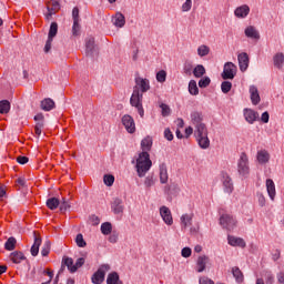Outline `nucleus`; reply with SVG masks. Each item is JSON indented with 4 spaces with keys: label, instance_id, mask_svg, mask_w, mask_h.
<instances>
[{
    "label": "nucleus",
    "instance_id": "25",
    "mask_svg": "<svg viewBox=\"0 0 284 284\" xmlns=\"http://www.w3.org/2000/svg\"><path fill=\"white\" fill-rule=\"evenodd\" d=\"M266 190L271 201H274V196H276V185H274V181L272 179L266 180Z\"/></svg>",
    "mask_w": 284,
    "mask_h": 284
},
{
    "label": "nucleus",
    "instance_id": "11",
    "mask_svg": "<svg viewBox=\"0 0 284 284\" xmlns=\"http://www.w3.org/2000/svg\"><path fill=\"white\" fill-rule=\"evenodd\" d=\"M160 215L166 225H173L174 219L172 217V211L168 206L160 207Z\"/></svg>",
    "mask_w": 284,
    "mask_h": 284
},
{
    "label": "nucleus",
    "instance_id": "39",
    "mask_svg": "<svg viewBox=\"0 0 284 284\" xmlns=\"http://www.w3.org/2000/svg\"><path fill=\"white\" fill-rule=\"evenodd\" d=\"M59 205H61V201L57 197H50L47 200V207H49V210H57Z\"/></svg>",
    "mask_w": 284,
    "mask_h": 284
},
{
    "label": "nucleus",
    "instance_id": "9",
    "mask_svg": "<svg viewBox=\"0 0 284 284\" xmlns=\"http://www.w3.org/2000/svg\"><path fill=\"white\" fill-rule=\"evenodd\" d=\"M33 120L36 121L34 132L37 136H41L43 128H45V116L43 113H38L34 115Z\"/></svg>",
    "mask_w": 284,
    "mask_h": 284
},
{
    "label": "nucleus",
    "instance_id": "37",
    "mask_svg": "<svg viewBox=\"0 0 284 284\" xmlns=\"http://www.w3.org/2000/svg\"><path fill=\"white\" fill-rule=\"evenodd\" d=\"M196 141L202 150L210 148V138H207V134L196 138Z\"/></svg>",
    "mask_w": 284,
    "mask_h": 284
},
{
    "label": "nucleus",
    "instance_id": "45",
    "mask_svg": "<svg viewBox=\"0 0 284 284\" xmlns=\"http://www.w3.org/2000/svg\"><path fill=\"white\" fill-rule=\"evenodd\" d=\"M199 57H207L210 54V47L202 44L197 48Z\"/></svg>",
    "mask_w": 284,
    "mask_h": 284
},
{
    "label": "nucleus",
    "instance_id": "20",
    "mask_svg": "<svg viewBox=\"0 0 284 284\" xmlns=\"http://www.w3.org/2000/svg\"><path fill=\"white\" fill-rule=\"evenodd\" d=\"M159 170H160V183H162V185H165V183H168V180L170 179V176L168 175V164L161 163L159 166Z\"/></svg>",
    "mask_w": 284,
    "mask_h": 284
},
{
    "label": "nucleus",
    "instance_id": "52",
    "mask_svg": "<svg viewBox=\"0 0 284 284\" xmlns=\"http://www.w3.org/2000/svg\"><path fill=\"white\" fill-rule=\"evenodd\" d=\"M57 10H61V4L59 3V1H53L52 8L48 7V12L50 16H52L54 14V12H57Z\"/></svg>",
    "mask_w": 284,
    "mask_h": 284
},
{
    "label": "nucleus",
    "instance_id": "41",
    "mask_svg": "<svg viewBox=\"0 0 284 284\" xmlns=\"http://www.w3.org/2000/svg\"><path fill=\"white\" fill-rule=\"evenodd\" d=\"M14 247H17V239L11 236L4 243V250H7L8 252H12V250H14Z\"/></svg>",
    "mask_w": 284,
    "mask_h": 284
},
{
    "label": "nucleus",
    "instance_id": "38",
    "mask_svg": "<svg viewBox=\"0 0 284 284\" xmlns=\"http://www.w3.org/2000/svg\"><path fill=\"white\" fill-rule=\"evenodd\" d=\"M10 101L1 100L0 101V114H9L10 113Z\"/></svg>",
    "mask_w": 284,
    "mask_h": 284
},
{
    "label": "nucleus",
    "instance_id": "48",
    "mask_svg": "<svg viewBox=\"0 0 284 284\" xmlns=\"http://www.w3.org/2000/svg\"><path fill=\"white\" fill-rule=\"evenodd\" d=\"M221 90L223 94H227L232 90V82L230 81L222 82Z\"/></svg>",
    "mask_w": 284,
    "mask_h": 284
},
{
    "label": "nucleus",
    "instance_id": "56",
    "mask_svg": "<svg viewBox=\"0 0 284 284\" xmlns=\"http://www.w3.org/2000/svg\"><path fill=\"white\" fill-rule=\"evenodd\" d=\"M192 10V0H186L182 4V12H190Z\"/></svg>",
    "mask_w": 284,
    "mask_h": 284
},
{
    "label": "nucleus",
    "instance_id": "19",
    "mask_svg": "<svg viewBox=\"0 0 284 284\" xmlns=\"http://www.w3.org/2000/svg\"><path fill=\"white\" fill-rule=\"evenodd\" d=\"M234 14L235 17H237V19H245V17L250 14V6L243 4L241 7H237L234 11Z\"/></svg>",
    "mask_w": 284,
    "mask_h": 284
},
{
    "label": "nucleus",
    "instance_id": "28",
    "mask_svg": "<svg viewBox=\"0 0 284 284\" xmlns=\"http://www.w3.org/2000/svg\"><path fill=\"white\" fill-rule=\"evenodd\" d=\"M192 219H194V214H183L181 216L182 230H186V227H190V225H192Z\"/></svg>",
    "mask_w": 284,
    "mask_h": 284
},
{
    "label": "nucleus",
    "instance_id": "5",
    "mask_svg": "<svg viewBox=\"0 0 284 284\" xmlns=\"http://www.w3.org/2000/svg\"><path fill=\"white\" fill-rule=\"evenodd\" d=\"M236 64L232 63V62H226L224 64V70L222 72V79H224V81L234 79V77H236Z\"/></svg>",
    "mask_w": 284,
    "mask_h": 284
},
{
    "label": "nucleus",
    "instance_id": "6",
    "mask_svg": "<svg viewBox=\"0 0 284 284\" xmlns=\"http://www.w3.org/2000/svg\"><path fill=\"white\" fill-rule=\"evenodd\" d=\"M220 224L222 225V227H224V230L232 232V230L236 227V220L230 214H223L220 217Z\"/></svg>",
    "mask_w": 284,
    "mask_h": 284
},
{
    "label": "nucleus",
    "instance_id": "15",
    "mask_svg": "<svg viewBox=\"0 0 284 284\" xmlns=\"http://www.w3.org/2000/svg\"><path fill=\"white\" fill-rule=\"evenodd\" d=\"M229 245H232V247H245L246 243L245 240L241 237H236L234 235H229L227 236Z\"/></svg>",
    "mask_w": 284,
    "mask_h": 284
},
{
    "label": "nucleus",
    "instance_id": "33",
    "mask_svg": "<svg viewBox=\"0 0 284 284\" xmlns=\"http://www.w3.org/2000/svg\"><path fill=\"white\" fill-rule=\"evenodd\" d=\"M113 26L116 28H123V26H125V16H123L121 12H118L113 18Z\"/></svg>",
    "mask_w": 284,
    "mask_h": 284
},
{
    "label": "nucleus",
    "instance_id": "55",
    "mask_svg": "<svg viewBox=\"0 0 284 284\" xmlns=\"http://www.w3.org/2000/svg\"><path fill=\"white\" fill-rule=\"evenodd\" d=\"M70 210V201L65 200V197L62 199V202L60 203V211L68 212Z\"/></svg>",
    "mask_w": 284,
    "mask_h": 284
},
{
    "label": "nucleus",
    "instance_id": "29",
    "mask_svg": "<svg viewBox=\"0 0 284 284\" xmlns=\"http://www.w3.org/2000/svg\"><path fill=\"white\" fill-rule=\"evenodd\" d=\"M233 277L235 278L236 283L241 284L243 281H245V276L243 275V272L239 266H234L232 268Z\"/></svg>",
    "mask_w": 284,
    "mask_h": 284
},
{
    "label": "nucleus",
    "instance_id": "44",
    "mask_svg": "<svg viewBox=\"0 0 284 284\" xmlns=\"http://www.w3.org/2000/svg\"><path fill=\"white\" fill-rule=\"evenodd\" d=\"M189 92L193 97H196V94H199V87L196 85V82L194 80H191L189 82Z\"/></svg>",
    "mask_w": 284,
    "mask_h": 284
},
{
    "label": "nucleus",
    "instance_id": "12",
    "mask_svg": "<svg viewBox=\"0 0 284 284\" xmlns=\"http://www.w3.org/2000/svg\"><path fill=\"white\" fill-rule=\"evenodd\" d=\"M134 88L140 90L143 94L150 90V80H148L145 78L138 77V78H135V87Z\"/></svg>",
    "mask_w": 284,
    "mask_h": 284
},
{
    "label": "nucleus",
    "instance_id": "4",
    "mask_svg": "<svg viewBox=\"0 0 284 284\" xmlns=\"http://www.w3.org/2000/svg\"><path fill=\"white\" fill-rule=\"evenodd\" d=\"M110 272V265L109 264H102L98 268V271L92 275L91 281L93 284H101L103 281H105V273Z\"/></svg>",
    "mask_w": 284,
    "mask_h": 284
},
{
    "label": "nucleus",
    "instance_id": "62",
    "mask_svg": "<svg viewBox=\"0 0 284 284\" xmlns=\"http://www.w3.org/2000/svg\"><path fill=\"white\" fill-rule=\"evenodd\" d=\"M72 19H73V22L81 21V18L79 17V7L73 8Z\"/></svg>",
    "mask_w": 284,
    "mask_h": 284
},
{
    "label": "nucleus",
    "instance_id": "57",
    "mask_svg": "<svg viewBox=\"0 0 284 284\" xmlns=\"http://www.w3.org/2000/svg\"><path fill=\"white\" fill-rule=\"evenodd\" d=\"M256 196L260 207H265V195H263L261 192H257Z\"/></svg>",
    "mask_w": 284,
    "mask_h": 284
},
{
    "label": "nucleus",
    "instance_id": "64",
    "mask_svg": "<svg viewBox=\"0 0 284 284\" xmlns=\"http://www.w3.org/2000/svg\"><path fill=\"white\" fill-rule=\"evenodd\" d=\"M200 284H214L210 277H200Z\"/></svg>",
    "mask_w": 284,
    "mask_h": 284
},
{
    "label": "nucleus",
    "instance_id": "59",
    "mask_svg": "<svg viewBox=\"0 0 284 284\" xmlns=\"http://www.w3.org/2000/svg\"><path fill=\"white\" fill-rule=\"evenodd\" d=\"M164 139H166V141H173L174 140V134L172 133L170 128L164 130Z\"/></svg>",
    "mask_w": 284,
    "mask_h": 284
},
{
    "label": "nucleus",
    "instance_id": "60",
    "mask_svg": "<svg viewBox=\"0 0 284 284\" xmlns=\"http://www.w3.org/2000/svg\"><path fill=\"white\" fill-rule=\"evenodd\" d=\"M181 254H182L183 258H190L192 256V248L184 247V248H182Z\"/></svg>",
    "mask_w": 284,
    "mask_h": 284
},
{
    "label": "nucleus",
    "instance_id": "43",
    "mask_svg": "<svg viewBox=\"0 0 284 284\" xmlns=\"http://www.w3.org/2000/svg\"><path fill=\"white\" fill-rule=\"evenodd\" d=\"M193 74H194L195 79H201V77H203V74H205V67H203V64H197L193 69Z\"/></svg>",
    "mask_w": 284,
    "mask_h": 284
},
{
    "label": "nucleus",
    "instance_id": "58",
    "mask_svg": "<svg viewBox=\"0 0 284 284\" xmlns=\"http://www.w3.org/2000/svg\"><path fill=\"white\" fill-rule=\"evenodd\" d=\"M54 41V38H48L45 45H44V52L48 54L50 50H52V42Z\"/></svg>",
    "mask_w": 284,
    "mask_h": 284
},
{
    "label": "nucleus",
    "instance_id": "35",
    "mask_svg": "<svg viewBox=\"0 0 284 284\" xmlns=\"http://www.w3.org/2000/svg\"><path fill=\"white\" fill-rule=\"evenodd\" d=\"M257 161L262 165L270 162V153L266 150H261L257 152Z\"/></svg>",
    "mask_w": 284,
    "mask_h": 284
},
{
    "label": "nucleus",
    "instance_id": "1",
    "mask_svg": "<svg viewBox=\"0 0 284 284\" xmlns=\"http://www.w3.org/2000/svg\"><path fill=\"white\" fill-rule=\"evenodd\" d=\"M152 168V160H150L149 152H141L135 160V171L140 179H143Z\"/></svg>",
    "mask_w": 284,
    "mask_h": 284
},
{
    "label": "nucleus",
    "instance_id": "63",
    "mask_svg": "<svg viewBox=\"0 0 284 284\" xmlns=\"http://www.w3.org/2000/svg\"><path fill=\"white\" fill-rule=\"evenodd\" d=\"M265 277L266 284H274V275L272 274V272H266Z\"/></svg>",
    "mask_w": 284,
    "mask_h": 284
},
{
    "label": "nucleus",
    "instance_id": "7",
    "mask_svg": "<svg viewBox=\"0 0 284 284\" xmlns=\"http://www.w3.org/2000/svg\"><path fill=\"white\" fill-rule=\"evenodd\" d=\"M122 125H124L129 134H134L136 132V124L134 123V118L129 114L122 116Z\"/></svg>",
    "mask_w": 284,
    "mask_h": 284
},
{
    "label": "nucleus",
    "instance_id": "36",
    "mask_svg": "<svg viewBox=\"0 0 284 284\" xmlns=\"http://www.w3.org/2000/svg\"><path fill=\"white\" fill-rule=\"evenodd\" d=\"M106 284H123L119 277V273L112 272L106 277Z\"/></svg>",
    "mask_w": 284,
    "mask_h": 284
},
{
    "label": "nucleus",
    "instance_id": "22",
    "mask_svg": "<svg viewBox=\"0 0 284 284\" xmlns=\"http://www.w3.org/2000/svg\"><path fill=\"white\" fill-rule=\"evenodd\" d=\"M251 101L253 105H258L261 103V95L258 94V88L255 85L250 87Z\"/></svg>",
    "mask_w": 284,
    "mask_h": 284
},
{
    "label": "nucleus",
    "instance_id": "32",
    "mask_svg": "<svg viewBox=\"0 0 284 284\" xmlns=\"http://www.w3.org/2000/svg\"><path fill=\"white\" fill-rule=\"evenodd\" d=\"M273 63L274 65L277 68V70H283V65H284V54L283 53H276L273 57Z\"/></svg>",
    "mask_w": 284,
    "mask_h": 284
},
{
    "label": "nucleus",
    "instance_id": "30",
    "mask_svg": "<svg viewBox=\"0 0 284 284\" xmlns=\"http://www.w3.org/2000/svg\"><path fill=\"white\" fill-rule=\"evenodd\" d=\"M12 263L19 264L21 261H26V255L21 251H14L10 254Z\"/></svg>",
    "mask_w": 284,
    "mask_h": 284
},
{
    "label": "nucleus",
    "instance_id": "10",
    "mask_svg": "<svg viewBox=\"0 0 284 284\" xmlns=\"http://www.w3.org/2000/svg\"><path fill=\"white\" fill-rule=\"evenodd\" d=\"M222 183L226 194H232V192H234V183L232 182V178H230V175L225 172H222Z\"/></svg>",
    "mask_w": 284,
    "mask_h": 284
},
{
    "label": "nucleus",
    "instance_id": "18",
    "mask_svg": "<svg viewBox=\"0 0 284 284\" xmlns=\"http://www.w3.org/2000/svg\"><path fill=\"white\" fill-rule=\"evenodd\" d=\"M244 118L247 123L252 125L258 119V112L252 110V109H245L244 110Z\"/></svg>",
    "mask_w": 284,
    "mask_h": 284
},
{
    "label": "nucleus",
    "instance_id": "46",
    "mask_svg": "<svg viewBox=\"0 0 284 284\" xmlns=\"http://www.w3.org/2000/svg\"><path fill=\"white\" fill-rule=\"evenodd\" d=\"M81 36V24L79 21L73 22L72 26V37H80Z\"/></svg>",
    "mask_w": 284,
    "mask_h": 284
},
{
    "label": "nucleus",
    "instance_id": "54",
    "mask_svg": "<svg viewBox=\"0 0 284 284\" xmlns=\"http://www.w3.org/2000/svg\"><path fill=\"white\" fill-rule=\"evenodd\" d=\"M212 83V80L209 77H204L199 81V88H207Z\"/></svg>",
    "mask_w": 284,
    "mask_h": 284
},
{
    "label": "nucleus",
    "instance_id": "16",
    "mask_svg": "<svg viewBox=\"0 0 284 284\" xmlns=\"http://www.w3.org/2000/svg\"><path fill=\"white\" fill-rule=\"evenodd\" d=\"M207 263H210V257H207V255L200 256L196 262V272H205Z\"/></svg>",
    "mask_w": 284,
    "mask_h": 284
},
{
    "label": "nucleus",
    "instance_id": "21",
    "mask_svg": "<svg viewBox=\"0 0 284 284\" xmlns=\"http://www.w3.org/2000/svg\"><path fill=\"white\" fill-rule=\"evenodd\" d=\"M40 108L44 112H50L51 110H54V108H55L54 100H52L50 98L43 99L40 103Z\"/></svg>",
    "mask_w": 284,
    "mask_h": 284
},
{
    "label": "nucleus",
    "instance_id": "13",
    "mask_svg": "<svg viewBox=\"0 0 284 284\" xmlns=\"http://www.w3.org/2000/svg\"><path fill=\"white\" fill-rule=\"evenodd\" d=\"M239 67L241 72H245L247 68H250V55L247 53L242 52L237 55Z\"/></svg>",
    "mask_w": 284,
    "mask_h": 284
},
{
    "label": "nucleus",
    "instance_id": "2",
    "mask_svg": "<svg viewBox=\"0 0 284 284\" xmlns=\"http://www.w3.org/2000/svg\"><path fill=\"white\" fill-rule=\"evenodd\" d=\"M130 104L132 108H135L138 110V114L143 119L145 115V111L143 110V93L139 91V89L135 87L133 89V93L130 99Z\"/></svg>",
    "mask_w": 284,
    "mask_h": 284
},
{
    "label": "nucleus",
    "instance_id": "23",
    "mask_svg": "<svg viewBox=\"0 0 284 284\" xmlns=\"http://www.w3.org/2000/svg\"><path fill=\"white\" fill-rule=\"evenodd\" d=\"M244 34L248 39H261V33H258V30H256V28L253 26H248L245 29Z\"/></svg>",
    "mask_w": 284,
    "mask_h": 284
},
{
    "label": "nucleus",
    "instance_id": "47",
    "mask_svg": "<svg viewBox=\"0 0 284 284\" xmlns=\"http://www.w3.org/2000/svg\"><path fill=\"white\" fill-rule=\"evenodd\" d=\"M168 79V72H165V70H160L156 73V81L159 83H165V80Z\"/></svg>",
    "mask_w": 284,
    "mask_h": 284
},
{
    "label": "nucleus",
    "instance_id": "34",
    "mask_svg": "<svg viewBox=\"0 0 284 284\" xmlns=\"http://www.w3.org/2000/svg\"><path fill=\"white\" fill-rule=\"evenodd\" d=\"M141 150L142 152H150L152 150V138L150 135L141 141Z\"/></svg>",
    "mask_w": 284,
    "mask_h": 284
},
{
    "label": "nucleus",
    "instance_id": "49",
    "mask_svg": "<svg viewBox=\"0 0 284 284\" xmlns=\"http://www.w3.org/2000/svg\"><path fill=\"white\" fill-rule=\"evenodd\" d=\"M103 182L108 185V187H112V185H114V175L105 174L103 178Z\"/></svg>",
    "mask_w": 284,
    "mask_h": 284
},
{
    "label": "nucleus",
    "instance_id": "31",
    "mask_svg": "<svg viewBox=\"0 0 284 284\" xmlns=\"http://www.w3.org/2000/svg\"><path fill=\"white\" fill-rule=\"evenodd\" d=\"M191 121L193 125H202L203 124V114L199 111H194L191 113Z\"/></svg>",
    "mask_w": 284,
    "mask_h": 284
},
{
    "label": "nucleus",
    "instance_id": "17",
    "mask_svg": "<svg viewBox=\"0 0 284 284\" xmlns=\"http://www.w3.org/2000/svg\"><path fill=\"white\" fill-rule=\"evenodd\" d=\"M34 242L31 246V256H38L39 255V247H41V236L37 235V232H33Z\"/></svg>",
    "mask_w": 284,
    "mask_h": 284
},
{
    "label": "nucleus",
    "instance_id": "14",
    "mask_svg": "<svg viewBox=\"0 0 284 284\" xmlns=\"http://www.w3.org/2000/svg\"><path fill=\"white\" fill-rule=\"evenodd\" d=\"M111 210L115 214H123V210H124L123 200H121L119 197H114L111 203Z\"/></svg>",
    "mask_w": 284,
    "mask_h": 284
},
{
    "label": "nucleus",
    "instance_id": "61",
    "mask_svg": "<svg viewBox=\"0 0 284 284\" xmlns=\"http://www.w3.org/2000/svg\"><path fill=\"white\" fill-rule=\"evenodd\" d=\"M42 256H48L50 254V242H45L42 250H41Z\"/></svg>",
    "mask_w": 284,
    "mask_h": 284
},
{
    "label": "nucleus",
    "instance_id": "50",
    "mask_svg": "<svg viewBox=\"0 0 284 284\" xmlns=\"http://www.w3.org/2000/svg\"><path fill=\"white\" fill-rule=\"evenodd\" d=\"M75 243L78 245V247H85V245H88V243L85 242V240L83 239V234L79 233L75 237Z\"/></svg>",
    "mask_w": 284,
    "mask_h": 284
},
{
    "label": "nucleus",
    "instance_id": "42",
    "mask_svg": "<svg viewBox=\"0 0 284 284\" xmlns=\"http://www.w3.org/2000/svg\"><path fill=\"white\" fill-rule=\"evenodd\" d=\"M58 32H59V24L57 22H52L50 24L48 38L49 39H54V37H57Z\"/></svg>",
    "mask_w": 284,
    "mask_h": 284
},
{
    "label": "nucleus",
    "instance_id": "26",
    "mask_svg": "<svg viewBox=\"0 0 284 284\" xmlns=\"http://www.w3.org/2000/svg\"><path fill=\"white\" fill-rule=\"evenodd\" d=\"M87 57H94V38H89L85 41Z\"/></svg>",
    "mask_w": 284,
    "mask_h": 284
},
{
    "label": "nucleus",
    "instance_id": "40",
    "mask_svg": "<svg viewBox=\"0 0 284 284\" xmlns=\"http://www.w3.org/2000/svg\"><path fill=\"white\" fill-rule=\"evenodd\" d=\"M100 230L104 236H109V234H112V223L110 222L102 223Z\"/></svg>",
    "mask_w": 284,
    "mask_h": 284
},
{
    "label": "nucleus",
    "instance_id": "24",
    "mask_svg": "<svg viewBox=\"0 0 284 284\" xmlns=\"http://www.w3.org/2000/svg\"><path fill=\"white\" fill-rule=\"evenodd\" d=\"M62 267H68L71 274H74V272H77V267L74 266V260H72V257L64 256L62 258Z\"/></svg>",
    "mask_w": 284,
    "mask_h": 284
},
{
    "label": "nucleus",
    "instance_id": "3",
    "mask_svg": "<svg viewBox=\"0 0 284 284\" xmlns=\"http://www.w3.org/2000/svg\"><path fill=\"white\" fill-rule=\"evenodd\" d=\"M237 172L240 176H250V159L247 158L246 152H242L237 161Z\"/></svg>",
    "mask_w": 284,
    "mask_h": 284
},
{
    "label": "nucleus",
    "instance_id": "8",
    "mask_svg": "<svg viewBox=\"0 0 284 284\" xmlns=\"http://www.w3.org/2000/svg\"><path fill=\"white\" fill-rule=\"evenodd\" d=\"M181 192V187H179V184L171 182L170 184L164 186V194L168 195V197L170 199V201H172V199L176 197L178 194H180Z\"/></svg>",
    "mask_w": 284,
    "mask_h": 284
},
{
    "label": "nucleus",
    "instance_id": "53",
    "mask_svg": "<svg viewBox=\"0 0 284 284\" xmlns=\"http://www.w3.org/2000/svg\"><path fill=\"white\" fill-rule=\"evenodd\" d=\"M155 181H154V174L148 175L144 180V185L145 187H152V185H154Z\"/></svg>",
    "mask_w": 284,
    "mask_h": 284
},
{
    "label": "nucleus",
    "instance_id": "27",
    "mask_svg": "<svg viewBox=\"0 0 284 284\" xmlns=\"http://www.w3.org/2000/svg\"><path fill=\"white\" fill-rule=\"evenodd\" d=\"M205 135H207V126L205 125V123L195 125V132H194L195 139H199Z\"/></svg>",
    "mask_w": 284,
    "mask_h": 284
},
{
    "label": "nucleus",
    "instance_id": "51",
    "mask_svg": "<svg viewBox=\"0 0 284 284\" xmlns=\"http://www.w3.org/2000/svg\"><path fill=\"white\" fill-rule=\"evenodd\" d=\"M160 108L162 110V116H170V114H172V109H170V105L162 103L160 104Z\"/></svg>",
    "mask_w": 284,
    "mask_h": 284
}]
</instances>
